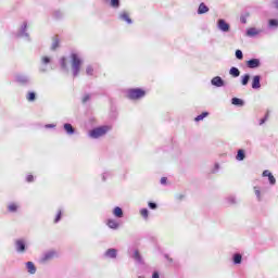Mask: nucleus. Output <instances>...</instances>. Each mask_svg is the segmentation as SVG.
Masks as SVG:
<instances>
[{
  "label": "nucleus",
  "mask_w": 278,
  "mask_h": 278,
  "mask_svg": "<svg viewBox=\"0 0 278 278\" xmlns=\"http://www.w3.org/2000/svg\"><path fill=\"white\" fill-rule=\"evenodd\" d=\"M47 64H51V58L42 56L41 58V67L39 68V73H47Z\"/></svg>",
  "instance_id": "obj_12"
},
{
  "label": "nucleus",
  "mask_w": 278,
  "mask_h": 278,
  "mask_svg": "<svg viewBox=\"0 0 278 278\" xmlns=\"http://www.w3.org/2000/svg\"><path fill=\"white\" fill-rule=\"evenodd\" d=\"M165 260L169 262V264H173V258H170V256H168V254L164 255Z\"/></svg>",
  "instance_id": "obj_51"
},
{
  "label": "nucleus",
  "mask_w": 278,
  "mask_h": 278,
  "mask_svg": "<svg viewBox=\"0 0 278 278\" xmlns=\"http://www.w3.org/2000/svg\"><path fill=\"white\" fill-rule=\"evenodd\" d=\"M218 170H220V165L218 163H216L214 165V168H213L212 173H217Z\"/></svg>",
  "instance_id": "obj_47"
},
{
  "label": "nucleus",
  "mask_w": 278,
  "mask_h": 278,
  "mask_svg": "<svg viewBox=\"0 0 278 278\" xmlns=\"http://www.w3.org/2000/svg\"><path fill=\"white\" fill-rule=\"evenodd\" d=\"M15 250L17 253H25V251H27V244L25 243V240L23 239L16 240Z\"/></svg>",
  "instance_id": "obj_8"
},
{
  "label": "nucleus",
  "mask_w": 278,
  "mask_h": 278,
  "mask_svg": "<svg viewBox=\"0 0 278 278\" xmlns=\"http://www.w3.org/2000/svg\"><path fill=\"white\" fill-rule=\"evenodd\" d=\"M60 220H62V211H59L55 218H54V223H60Z\"/></svg>",
  "instance_id": "obj_44"
},
{
  "label": "nucleus",
  "mask_w": 278,
  "mask_h": 278,
  "mask_svg": "<svg viewBox=\"0 0 278 278\" xmlns=\"http://www.w3.org/2000/svg\"><path fill=\"white\" fill-rule=\"evenodd\" d=\"M103 3H110V0H102Z\"/></svg>",
  "instance_id": "obj_54"
},
{
  "label": "nucleus",
  "mask_w": 278,
  "mask_h": 278,
  "mask_svg": "<svg viewBox=\"0 0 278 278\" xmlns=\"http://www.w3.org/2000/svg\"><path fill=\"white\" fill-rule=\"evenodd\" d=\"M16 38H24L27 42H31V37H29V33L27 31V22H24L21 28L14 33Z\"/></svg>",
  "instance_id": "obj_3"
},
{
  "label": "nucleus",
  "mask_w": 278,
  "mask_h": 278,
  "mask_svg": "<svg viewBox=\"0 0 278 278\" xmlns=\"http://www.w3.org/2000/svg\"><path fill=\"white\" fill-rule=\"evenodd\" d=\"M140 214L144 220H149V210L148 208H141Z\"/></svg>",
  "instance_id": "obj_36"
},
{
  "label": "nucleus",
  "mask_w": 278,
  "mask_h": 278,
  "mask_svg": "<svg viewBox=\"0 0 278 278\" xmlns=\"http://www.w3.org/2000/svg\"><path fill=\"white\" fill-rule=\"evenodd\" d=\"M268 28L269 29H278V20L277 18L268 20Z\"/></svg>",
  "instance_id": "obj_24"
},
{
  "label": "nucleus",
  "mask_w": 278,
  "mask_h": 278,
  "mask_svg": "<svg viewBox=\"0 0 278 278\" xmlns=\"http://www.w3.org/2000/svg\"><path fill=\"white\" fill-rule=\"evenodd\" d=\"M226 203H228V205H238V199H236V195H228Z\"/></svg>",
  "instance_id": "obj_26"
},
{
  "label": "nucleus",
  "mask_w": 278,
  "mask_h": 278,
  "mask_svg": "<svg viewBox=\"0 0 278 278\" xmlns=\"http://www.w3.org/2000/svg\"><path fill=\"white\" fill-rule=\"evenodd\" d=\"M104 255H105V257H110V260H116V257L118 255V251L114 248H111V249L106 250Z\"/></svg>",
  "instance_id": "obj_16"
},
{
  "label": "nucleus",
  "mask_w": 278,
  "mask_h": 278,
  "mask_svg": "<svg viewBox=\"0 0 278 278\" xmlns=\"http://www.w3.org/2000/svg\"><path fill=\"white\" fill-rule=\"evenodd\" d=\"M268 121V114H266L263 118L260 119V125H264Z\"/></svg>",
  "instance_id": "obj_46"
},
{
  "label": "nucleus",
  "mask_w": 278,
  "mask_h": 278,
  "mask_svg": "<svg viewBox=\"0 0 278 278\" xmlns=\"http://www.w3.org/2000/svg\"><path fill=\"white\" fill-rule=\"evenodd\" d=\"M263 177H268V181H269L270 186H275L277 184V179L275 178L273 173H270V170H268V169H265L263 172Z\"/></svg>",
  "instance_id": "obj_13"
},
{
  "label": "nucleus",
  "mask_w": 278,
  "mask_h": 278,
  "mask_svg": "<svg viewBox=\"0 0 278 278\" xmlns=\"http://www.w3.org/2000/svg\"><path fill=\"white\" fill-rule=\"evenodd\" d=\"M217 29H219V31H223L224 34H227L230 31L231 25H229V23H227V21H225L224 18H219L217 21Z\"/></svg>",
  "instance_id": "obj_5"
},
{
  "label": "nucleus",
  "mask_w": 278,
  "mask_h": 278,
  "mask_svg": "<svg viewBox=\"0 0 278 278\" xmlns=\"http://www.w3.org/2000/svg\"><path fill=\"white\" fill-rule=\"evenodd\" d=\"M274 5H275L276 10H278V0H274Z\"/></svg>",
  "instance_id": "obj_53"
},
{
  "label": "nucleus",
  "mask_w": 278,
  "mask_h": 278,
  "mask_svg": "<svg viewBox=\"0 0 278 278\" xmlns=\"http://www.w3.org/2000/svg\"><path fill=\"white\" fill-rule=\"evenodd\" d=\"M16 210H18V206H16V204H14V203H12V204H10V205L8 206V211H9V212L14 213V212H16Z\"/></svg>",
  "instance_id": "obj_40"
},
{
  "label": "nucleus",
  "mask_w": 278,
  "mask_h": 278,
  "mask_svg": "<svg viewBox=\"0 0 278 278\" xmlns=\"http://www.w3.org/2000/svg\"><path fill=\"white\" fill-rule=\"evenodd\" d=\"M118 20L127 23V25H131L134 23L131 17H129V13H127V11H123L122 13H119Z\"/></svg>",
  "instance_id": "obj_11"
},
{
  "label": "nucleus",
  "mask_w": 278,
  "mask_h": 278,
  "mask_svg": "<svg viewBox=\"0 0 278 278\" xmlns=\"http://www.w3.org/2000/svg\"><path fill=\"white\" fill-rule=\"evenodd\" d=\"M232 262H233L235 265L242 264V254L235 253L232 255Z\"/></svg>",
  "instance_id": "obj_27"
},
{
  "label": "nucleus",
  "mask_w": 278,
  "mask_h": 278,
  "mask_svg": "<svg viewBox=\"0 0 278 278\" xmlns=\"http://www.w3.org/2000/svg\"><path fill=\"white\" fill-rule=\"evenodd\" d=\"M235 55L237 60H244V54L242 53V50H236Z\"/></svg>",
  "instance_id": "obj_39"
},
{
  "label": "nucleus",
  "mask_w": 278,
  "mask_h": 278,
  "mask_svg": "<svg viewBox=\"0 0 278 278\" xmlns=\"http://www.w3.org/2000/svg\"><path fill=\"white\" fill-rule=\"evenodd\" d=\"M212 86H215V88H223L225 86V80L220 76H215L211 79Z\"/></svg>",
  "instance_id": "obj_9"
},
{
  "label": "nucleus",
  "mask_w": 278,
  "mask_h": 278,
  "mask_svg": "<svg viewBox=\"0 0 278 278\" xmlns=\"http://www.w3.org/2000/svg\"><path fill=\"white\" fill-rule=\"evenodd\" d=\"M15 80L17 81V84H21V86H29V84H31V78L24 74H17L15 76Z\"/></svg>",
  "instance_id": "obj_6"
},
{
  "label": "nucleus",
  "mask_w": 278,
  "mask_h": 278,
  "mask_svg": "<svg viewBox=\"0 0 278 278\" xmlns=\"http://www.w3.org/2000/svg\"><path fill=\"white\" fill-rule=\"evenodd\" d=\"M147 94V91L140 89V88H135V89H129L128 90V99H131L132 101H136L138 99L144 98Z\"/></svg>",
  "instance_id": "obj_4"
},
{
  "label": "nucleus",
  "mask_w": 278,
  "mask_h": 278,
  "mask_svg": "<svg viewBox=\"0 0 278 278\" xmlns=\"http://www.w3.org/2000/svg\"><path fill=\"white\" fill-rule=\"evenodd\" d=\"M248 68H260L262 66V63L260 62V59H251L247 62Z\"/></svg>",
  "instance_id": "obj_14"
},
{
  "label": "nucleus",
  "mask_w": 278,
  "mask_h": 278,
  "mask_svg": "<svg viewBox=\"0 0 278 278\" xmlns=\"http://www.w3.org/2000/svg\"><path fill=\"white\" fill-rule=\"evenodd\" d=\"M54 257H58V252L50 250L42 255L41 263L47 264V262H51V260H54Z\"/></svg>",
  "instance_id": "obj_7"
},
{
  "label": "nucleus",
  "mask_w": 278,
  "mask_h": 278,
  "mask_svg": "<svg viewBox=\"0 0 278 278\" xmlns=\"http://www.w3.org/2000/svg\"><path fill=\"white\" fill-rule=\"evenodd\" d=\"M251 16V13L249 11H244L241 13L240 15V23H242V25H247V20Z\"/></svg>",
  "instance_id": "obj_23"
},
{
  "label": "nucleus",
  "mask_w": 278,
  "mask_h": 278,
  "mask_svg": "<svg viewBox=\"0 0 278 278\" xmlns=\"http://www.w3.org/2000/svg\"><path fill=\"white\" fill-rule=\"evenodd\" d=\"M60 48V39L58 36L53 37L52 45H51V51H55Z\"/></svg>",
  "instance_id": "obj_28"
},
{
  "label": "nucleus",
  "mask_w": 278,
  "mask_h": 278,
  "mask_svg": "<svg viewBox=\"0 0 278 278\" xmlns=\"http://www.w3.org/2000/svg\"><path fill=\"white\" fill-rule=\"evenodd\" d=\"M26 99H27V101H29V102L36 101V92L29 91V92L27 93V96H26Z\"/></svg>",
  "instance_id": "obj_35"
},
{
  "label": "nucleus",
  "mask_w": 278,
  "mask_h": 278,
  "mask_svg": "<svg viewBox=\"0 0 278 278\" xmlns=\"http://www.w3.org/2000/svg\"><path fill=\"white\" fill-rule=\"evenodd\" d=\"M257 34H260V31L255 27H251L247 30V36H249L250 38L257 36Z\"/></svg>",
  "instance_id": "obj_29"
},
{
  "label": "nucleus",
  "mask_w": 278,
  "mask_h": 278,
  "mask_svg": "<svg viewBox=\"0 0 278 278\" xmlns=\"http://www.w3.org/2000/svg\"><path fill=\"white\" fill-rule=\"evenodd\" d=\"M131 257L132 260H135V262H137V264H144V261L142 260V255H140V251L134 250Z\"/></svg>",
  "instance_id": "obj_17"
},
{
  "label": "nucleus",
  "mask_w": 278,
  "mask_h": 278,
  "mask_svg": "<svg viewBox=\"0 0 278 278\" xmlns=\"http://www.w3.org/2000/svg\"><path fill=\"white\" fill-rule=\"evenodd\" d=\"M231 103H232V105H237L238 108H242V105H244V100H242L240 98H232Z\"/></svg>",
  "instance_id": "obj_30"
},
{
  "label": "nucleus",
  "mask_w": 278,
  "mask_h": 278,
  "mask_svg": "<svg viewBox=\"0 0 278 278\" xmlns=\"http://www.w3.org/2000/svg\"><path fill=\"white\" fill-rule=\"evenodd\" d=\"M138 278H144V277H142V276H139Z\"/></svg>",
  "instance_id": "obj_55"
},
{
  "label": "nucleus",
  "mask_w": 278,
  "mask_h": 278,
  "mask_svg": "<svg viewBox=\"0 0 278 278\" xmlns=\"http://www.w3.org/2000/svg\"><path fill=\"white\" fill-rule=\"evenodd\" d=\"M106 225L110 229H114V230H116L121 227V224L118 222H116V219H108Z\"/></svg>",
  "instance_id": "obj_18"
},
{
  "label": "nucleus",
  "mask_w": 278,
  "mask_h": 278,
  "mask_svg": "<svg viewBox=\"0 0 278 278\" xmlns=\"http://www.w3.org/2000/svg\"><path fill=\"white\" fill-rule=\"evenodd\" d=\"M26 269L27 273H29V275H36V265L34 264V262H27L26 263Z\"/></svg>",
  "instance_id": "obj_19"
},
{
  "label": "nucleus",
  "mask_w": 278,
  "mask_h": 278,
  "mask_svg": "<svg viewBox=\"0 0 278 278\" xmlns=\"http://www.w3.org/2000/svg\"><path fill=\"white\" fill-rule=\"evenodd\" d=\"M71 58L73 77H77L79 75V72L81 71V59H79V55L77 53H72Z\"/></svg>",
  "instance_id": "obj_2"
},
{
  "label": "nucleus",
  "mask_w": 278,
  "mask_h": 278,
  "mask_svg": "<svg viewBox=\"0 0 278 278\" xmlns=\"http://www.w3.org/2000/svg\"><path fill=\"white\" fill-rule=\"evenodd\" d=\"M86 74L89 75L90 77L94 75V68L92 67V65H88L86 67Z\"/></svg>",
  "instance_id": "obj_38"
},
{
  "label": "nucleus",
  "mask_w": 278,
  "mask_h": 278,
  "mask_svg": "<svg viewBox=\"0 0 278 278\" xmlns=\"http://www.w3.org/2000/svg\"><path fill=\"white\" fill-rule=\"evenodd\" d=\"M262 76L260 75H255L252 78V89L253 90H260V88H262Z\"/></svg>",
  "instance_id": "obj_10"
},
{
  "label": "nucleus",
  "mask_w": 278,
  "mask_h": 278,
  "mask_svg": "<svg viewBox=\"0 0 278 278\" xmlns=\"http://www.w3.org/2000/svg\"><path fill=\"white\" fill-rule=\"evenodd\" d=\"M254 192H255V195H256L257 200L262 201V194H261L260 189H257V187H254Z\"/></svg>",
  "instance_id": "obj_43"
},
{
  "label": "nucleus",
  "mask_w": 278,
  "mask_h": 278,
  "mask_svg": "<svg viewBox=\"0 0 278 278\" xmlns=\"http://www.w3.org/2000/svg\"><path fill=\"white\" fill-rule=\"evenodd\" d=\"M207 12H210V8L204 2H201L198 8V14H207Z\"/></svg>",
  "instance_id": "obj_21"
},
{
  "label": "nucleus",
  "mask_w": 278,
  "mask_h": 278,
  "mask_svg": "<svg viewBox=\"0 0 278 278\" xmlns=\"http://www.w3.org/2000/svg\"><path fill=\"white\" fill-rule=\"evenodd\" d=\"M245 157H247V152H244L243 149L238 150L237 155H236V160L238 162H244Z\"/></svg>",
  "instance_id": "obj_20"
},
{
  "label": "nucleus",
  "mask_w": 278,
  "mask_h": 278,
  "mask_svg": "<svg viewBox=\"0 0 278 278\" xmlns=\"http://www.w3.org/2000/svg\"><path fill=\"white\" fill-rule=\"evenodd\" d=\"M108 177H112V172H104L102 174V181H106Z\"/></svg>",
  "instance_id": "obj_41"
},
{
  "label": "nucleus",
  "mask_w": 278,
  "mask_h": 278,
  "mask_svg": "<svg viewBox=\"0 0 278 278\" xmlns=\"http://www.w3.org/2000/svg\"><path fill=\"white\" fill-rule=\"evenodd\" d=\"M229 75H231V77H240V70L238 67H231Z\"/></svg>",
  "instance_id": "obj_32"
},
{
  "label": "nucleus",
  "mask_w": 278,
  "mask_h": 278,
  "mask_svg": "<svg viewBox=\"0 0 278 278\" xmlns=\"http://www.w3.org/2000/svg\"><path fill=\"white\" fill-rule=\"evenodd\" d=\"M207 116H210L208 112H203L202 114L198 115L194 121L195 123H199V121H203V118H207Z\"/></svg>",
  "instance_id": "obj_34"
},
{
  "label": "nucleus",
  "mask_w": 278,
  "mask_h": 278,
  "mask_svg": "<svg viewBox=\"0 0 278 278\" xmlns=\"http://www.w3.org/2000/svg\"><path fill=\"white\" fill-rule=\"evenodd\" d=\"M249 81H251V74H244L241 76L242 86H249Z\"/></svg>",
  "instance_id": "obj_25"
},
{
  "label": "nucleus",
  "mask_w": 278,
  "mask_h": 278,
  "mask_svg": "<svg viewBox=\"0 0 278 278\" xmlns=\"http://www.w3.org/2000/svg\"><path fill=\"white\" fill-rule=\"evenodd\" d=\"M110 5L113 10H118L121 8V0H110Z\"/></svg>",
  "instance_id": "obj_33"
},
{
  "label": "nucleus",
  "mask_w": 278,
  "mask_h": 278,
  "mask_svg": "<svg viewBox=\"0 0 278 278\" xmlns=\"http://www.w3.org/2000/svg\"><path fill=\"white\" fill-rule=\"evenodd\" d=\"M152 278H160V273L154 271V273L152 274Z\"/></svg>",
  "instance_id": "obj_52"
},
{
  "label": "nucleus",
  "mask_w": 278,
  "mask_h": 278,
  "mask_svg": "<svg viewBox=\"0 0 278 278\" xmlns=\"http://www.w3.org/2000/svg\"><path fill=\"white\" fill-rule=\"evenodd\" d=\"M112 127L110 126H99L89 131V138L97 140L98 138H103Z\"/></svg>",
  "instance_id": "obj_1"
},
{
  "label": "nucleus",
  "mask_w": 278,
  "mask_h": 278,
  "mask_svg": "<svg viewBox=\"0 0 278 278\" xmlns=\"http://www.w3.org/2000/svg\"><path fill=\"white\" fill-rule=\"evenodd\" d=\"M26 181H27L28 184H31V182L34 181V175H28V176L26 177Z\"/></svg>",
  "instance_id": "obj_48"
},
{
  "label": "nucleus",
  "mask_w": 278,
  "mask_h": 278,
  "mask_svg": "<svg viewBox=\"0 0 278 278\" xmlns=\"http://www.w3.org/2000/svg\"><path fill=\"white\" fill-rule=\"evenodd\" d=\"M63 129H64L65 134H67V136H74V134H75V127H73V124H71V123H65L63 125Z\"/></svg>",
  "instance_id": "obj_15"
},
{
  "label": "nucleus",
  "mask_w": 278,
  "mask_h": 278,
  "mask_svg": "<svg viewBox=\"0 0 278 278\" xmlns=\"http://www.w3.org/2000/svg\"><path fill=\"white\" fill-rule=\"evenodd\" d=\"M168 181V178H166V177H162L161 178V185L162 186H166V182Z\"/></svg>",
  "instance_id": "obj_49"
},
{
  "label": "nucleus",
  "mask_w": 278,
  "mask_h": 278,
  "mask_svg": "<svg viewBox=\"0 0 278 278\" xmlns=\"http://www.w3.org/2000/svg\"><path fill=\"white\" fill-rule=\"evenodd\" d=\"M53 16L54 18L60 20L62 18V16H64V14L62 13V11H54Z\"/></svg>",
  "instance_id": "obj_42"
},
{
  "label": "nucleus",
  "mask_w": 278,
  "mask_h": 278,
  "mask_svg": "<svg viewBox=\"0 0 278 278\" xmlns=\"http://www.w3.org/2000/svg\"><path fill=\"white\" fill-rule=\"evenodd\" d=\"M148 207H150V210H155L157 207V203L155 202H149L148 203Z\"/></svg>",
  "instance_id": "obj_45"
},
{
  "label": "nucleus",
  "mask_w": 278,
  "mask_h": 278,
  "mask_svg": "<svg viewBox=\"0 0 278 278\" xmlns=\"http://www.w3.org/2000/svg\"><path fill=\"white\" fill-rule=\"evenodd\" d=\"M61 68L62 71H65V73H68V65L66 64V58L62 56L60 60Z\"/></svg>",
  "instance_id": "obj_31"
},
{
  "label": "nucleus",
  "mask_w": 278,
  "mask_h": 278,
  "mask_svg": "<svg viewBox=\"0 0 278 278\" xmlns=\"http://www.w3.org/2000/svg\"><path fill=\"white\" fill-rule=\"evenodd\" d=\"M113 216H115V218H123L124 216L123 208L119 206H115L113 208Z\"/></svg>",
  "instance_id": "obj_22"
},
{
  "label": "nucleus",
  "mask_w": 278,
  "mask_h": 278,
  "mask_svg": "<svg viewBox=\"0 0 278 278\" xmlns=\"http://www.w3.org/2000/svg\"><path fill=\"white\" fill-rule=\"evenodd\" d=\"M55 127V124H47L46 129H53Z\"/></svg>",
  "instance_id": "obj_50"
},
{
  "label": "nucleus",
  "mask_w": 278,
  "mask_h": 278,
  "mask_svg": "<svg viewBox=\"0 0 278 278\" xmlns=\"http://www.w3.org/2000/svg\"><path fill=\"white\" fill-rule=\"evenodd\" d=\"M90 99H92V94L90 93H85L81 98V103H88V101H90Z\"/></svg>",
  "instance_id": "obj_37"
}]
</instances>
